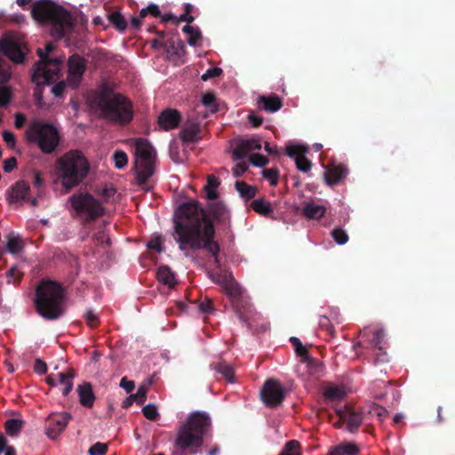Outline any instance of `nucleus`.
<instances>
[{
  "instance_id": "f257e3e1",
  "label": "nucleus",
  "mask_w": 455,
  "mask_h": 455,
  "mask_svg": "<svg viewBox=\"0 0 455 455\" xmlns=\"http://www.w3.org/2000/svg\"><path fill=\"white\" fill-rule=\"evenodd\" d=\"M174 221V239L179 243L180 251H186L188 248H205L214 257L216 267H220V248L218 243L212 241L214 228L204 209L196 202L183 204L177 209Z\"/></svg>"
},
{
  "instance_id": "f03ea898",
  "label": "nucleus",
  "mask_w": 455,
  "mask_h": 455,
  "mask_svg": "<svg viewBox=\"0 0 455 455\" xmlns=\"http://www.w3.org/2000/svg\"><path fill=\"white\" fill-rule=\"evenodd\" d=\"M32 15L37 21L49 23L52 26L51 34L57 39L69 36L73 30L70 14L51 1L41 0L34 4Z\"/></svg>"
},
{
  "instance_id": "7ed1b4c3",
  "label": "nucleus",
  "mask_w": 455,
  "mask_h": 455,
  "mask_svg": "<svg viewBox=\"0 0 455 455\" xmlns=\"http://www.w3.org/2000/svg\"><path fill=\"white\" fill-rule=\"evenodd\" d=\"M90 165L79 150H70L55 162V173L66 189L78 186L89 172Z\"/></svg>"
},
{
  "instance_id": "20e7f679",
  "label": "nucleus",
  "mask_w": 455,
  "mask_h": 455,
  "mask_svg": "<svg viewBox=\"0 0 455 455\" xmlns=\"http://www.w3.org/2000/svg\"><path fill=\"white\" fill-rule=\"evenodd\" d=\"M210 425L207 414L200 411L191 413L178 431L176 445L193 454L198 452Z\"/></svg>"
},
{
  "instance_id": "39448f33",
  "label": "nucleus",
  "mask_w": 455,
  "mask_h": 455,
  "mask_svg": "<svg viewBox=\"0 0 455 455\" xmlns=\"http://www.w3.org/2000/svg\"><path fill=\"white\" fill-rule=\"evenodd\" d=\"M92 104L110 121L127 124L132 119V104L122 94L104 91L95 96Z\"/></svg>"
},
{
  "instance_id": "423d86ee",
  "label": "nucleus",
  "mask_w": 455,
  "mask_h": 455,
  "mask_svg": "<svg viewBox=\"0 0 455 455\" xmlns=\"http://www.w3.org/2000/svg\"><path fill=\"white\" fill-rule=\"evenodd\" d=\"M62 287L52 281L42 282L36 289V306L44 318L54 320L63 314Z\"/></svg>"
},
{
  "instance_id": "0eeeda50",
  "label": "nucleus",
  "mask_w": 455,
  "mask_h": 455,
  "mask_svg": "<svg viewBox=\"0 0 455 455\" xmlns=\"http://www.w3.org/2000/svg\"><path fill=\"white\" fill-rule=\"evenodd\" d=\"M52 49V44H47L44 50H37L40 60L36 63L32 71V81L37 85L53 83L60 76L63 58H50Z\"/></svg>"
},
{
  "instance_id": "6e6552de",
  "label": "nucleus",
  "mask_w": 455,
  "mask_h": 455,
  "mask_svg": "<svg viewBox=\"0 0 455 455\" xmlns=\"http://www.w3.org/2000/svg\"><path fill=\"white\" fill-rule=\"evenodd\" d=\"M26 137L29 142L36 144L44 154L54 152L60 140L56 126L39 120L29 124L26 132Z\"/></svg>"
},
{
  "instance_id": "1a4fd4ad",
  "label": "nucleus",
  "mask_w": 455,
  "mask_h": 455,
  "mask_svg": "<svg viewBox=\"0 0 455 455\" xmlns=\"http://www.w3.org/2000/svg\"><path fill=\"white\" fill-rule=\"evenodd\" d=\"M134 165L137 181L140 185L146 183L155 173L156 152L146 139L134 141Z\"/></svg>"
},
{
  "instance_id": "9d476101",
  "label": "nucleus",
  "mask_w": 455,
  "mask_h": 455,
  "mask_svg": "<svg viewBox=\"0 0 455 455\" xmlns=\"http://www.w3.org/2000/svg\"><path fill=\"white\" fill-rule=\"evenodd\" d=\"M72 214L88 222L101 216L104 208L92 196L87 193L75 194L69 197Z\"/></svg>"
},
{
  "instance_id": "9b49d317",
  "label": "nucleus",
  "mask_w": 455,
  "mask_h": 455,
  "mask_svg": "<svg viewBox=\"0 0 455 455\" xmlns=\"http://www.w3.org/2000/svg\"><path fill=\"white\" fill-rule=\"evenodd\" d=\"M210 278L216 283L220 284L227 292V294L231 298L233 303L235 304L237 315L239 319L246 323L250 328H251V323L245 317L244 313L242 312L240 307V299L243 297V290L241 286L234 280L232 275L230 273H212L210 275Z\"/></svg>"
},
{
  "instance_id": "f8f14e48",
  "label": "nucleus",
  "mask_w": 455,
  "mask_h": 455,
  "mask_svg": "<svg viewBox=\"0 0 455 455\" xmlns=\"http://www.w3.org/2000/svg\"><path fill=\"white\" fill-rule=\"evenodd\" d=\"M260 148L261 143L258 138L238 140L235 142V146L232 150V156L234 160L238 161L243 160L247 156H250V162L254 166L263 167L268 162L267 157L254 153V151H258Z\"/></svg>"
},
{
  "instance_id": "ddd939ff",
  "label": "nucleus",
  "mask_w": 455,
  "mask_h": 455,
  "mask_svg": "<svg viewBox=\"0 0 455 455\" xmlns=\"http://www.w3.org/2000/svg\"><path fill=\"white\" fill-rule=\"evenodd\" d=\"M263 403L270 407L279 405L284 398V390L277 380L268 379L265 382L261 392Z\"/></svg>"
},
{
  "instance_id": "4468645a",
  "label": "nucleus",
  "mask_w": 455,
  "mask_h": 455,
  "mask_svg": "<svg viewBox=\"0 0 455 455\" xmlns=\"http://www.w3.org/2000/svg\"><path fill=\"white\" fill-rule=\"evenodd\" d=\"M307 152L308 148L305 144L289 142L286 145L287 155L295 160L297 169L303 172L310 171L312 166L306 157Z\"/></svg>"
},
{
  "instance_id": "2eb2a0df",
  "label": "nucleus",
  "mask_w": 455,
  "mask_h": 455,
  "mask_svg": "<svg viewBox=\"0 0 455 455\" xmlns=\"http://www.w3.org/2000/svg\"><path fill=\"white\" fill-rule=\"evenodd\" d=\"M26 50V45L14 38L0 39V51L13 62H22Z\"/></svg>"
},
{
  "instance_id": "dca6fc26",
  "label": "nucleus",
  "mask_w": 455,
  "mask_h": 455,
  "mask_svg": "<svg viewBox=\"0 0 455 455\" xmlns=\"http://www.w3.org/2000/svg\"><path fill=\"white\" fill-rule=\"evenodd\" d=\"M84 70V60L78 55L71 56L68 60V84L72 88L77 87L81 83Z\"/></svg>"
},
{
  "instance_id": "f3484780",
  "label": "nucleus",
  "mask_w": 455,
  "mask_h": 455,
  "mask_svg": "<svg viewBox=\"0 0 455 455\" xmlns=\"http://www.w3.org/2000/svg\"><path fill=\"white\" fill-rule=\"evenodd\" d=\"M336 413L339 416V420L333 423L336 427H340L343 421H346L347 430L349 432H354L358 428L362 422L361 414L351 411L347 407L337 408Z\"/></svg>"
},
{
  "instance_id": "a211bd4d",
  "label": "nucleus",
  "mask_w": 455,
  "mask_h": 455,
  "mask_svg": "<svg viewBox=\"0 0 455 455\" xmlns=\"http://www.w3.org/2000/svg\"><path fill=\"white\" fill-rule=\"evenodd\" d=\"M70 415L67 412L52 414L49 417L46 427V435L51 439H55L66 427Z\"/></svg>"
},
{
  "instance_id": "6ab92c4d",
  "label": "nucleus",
  "mask_w": 455,
  "mask_h": 455,
  "mask_svg": "<svg viewBox=\"0 0 455 455\" xmlns=\"http://www.w3.org/2000/svg\"><path fill=\"white\" fill-rule=\"evenodd\" d=\"M10 66L6 60L0 58V107L6 106L11 100L12 92L4 84L10 79Z\"/></svg>"
},
{
  "instance_id": "aec40b11",
  "label": "nucleus",
  "mask_w": 455,
  "mask_h": 455,
  "mask_svg": "<svg viewBox=\"0 0 455 455\" xmlns=\"http://www.w3.org/2000/svg\"><path fill=\"white\" fill-rule=\"evenodd\" d=\"M29 185L23 180L17 181L7 191V201L10 204H22L28 198Z\"/></svg>"
},
{
  "instance_id": "412c9836",
  "label": "nucleus",
  "mask_w": 455,
  "mask_h": 455,
  "mask_svg": "<svg viewBox=\"0 0 455 455\" xmlns=\"http://www.w3.org/2000/svg\"><path fill=\"white\" fill-rule=\"evenodd\" d=\"M347 395V390L343 385L328 383L323 389V395L329 403H338L342 401Z\"/></svg>"
},
{
  "instance_id": "4be33fe9",
  "label": "nucleus",
  "mask_w": 455,
  "mask_h": 455,
  "mask_svg": "<svg viewBox=\"0 0 455 455\" xmlns=\"http://www.w3.org/2000/svg\"><path fill=\"white\" fill-rule=\"evenodd\" d=\"M180 122V113L175 109L167 108L158 116V124L165 131L176 128Z\"/></svg>"
},
{
  "instance_id": "5701e85b",
  "label": "nucleus",
  "mask_w": 455,
  "mask_h": 455,
  "mask_svg": "<svg viewBox=\"0 0 455 455\" xmlns=\"http://www.w3.org/2000/svg\"><path fill=\"white\" fill-rule=\"evenodd\" d=\"M347 173L343 165L332 164L324 172V178L327 184L332 186L338 184Z\"/></svg>"
},
{
  "instance_id": "b1692460",
  "label": "nucleus",
  "mask_w": 455,
  "mask_h": 455,
  "mask_svg": "<svg viewBox=\"0 0 455 455\" xmlns=\"http://www.w3.org/2000/svg\"><path fill=\"white\" fill-rule=\"evenodd\" d=\"M77 393L79 396V402L84 407L91 408L92 407L95 395L92 391V387L89 382H84L83 384L77 387Z\"/></svg>"
},
{
  "instance_id": "393cba45",
  "label": "nucleus",
  "mask_w": 455,
  "mask_h": 455,
  "mask_svg": "<svg viewBox=\"0 0 455 455\" xmlns=\"http://www.w3.org/2000/svg\"><path fill=\"white\" fill-rule=\"evenodd\" d=\"M209 209L212 216L220 222H226L229 219V212L226 205L217 199L212 200L209 204Z\"/></svg>"
},
{
  "instance_id": "a878e982",
  "label": "nucleus",
  "mask_w": 455,
  "mask_h": 455,
  "mask_svg": "<svg viewBox=\"0 0 455 455\" xmlns=\"http://www.w3.org/2000/svg\"><path fill=\"white\" fill-rule=\"evenodd\" d=\"M326 208L324 205L314 201L307 202L303 208V214L310 220H317L324 215Z\"/></svg>"
},
{
  "instance_id": "bb28decb",
  "label": "nucleus",
  "mask_w": 455,
  "mask_h": 455,
  "mask_svg": "<svg viewBox=\"0 0 455 455\" xmlns=\"http://www.w3.org/2000/svg\"><path fill=\"white\" fill-rule=\"evenodd\" d=\"M259 104L261 108L271 113H275L282 108L281 99L275 94H271L268 97L260 96Z\"/></svg>"
},
{
  "instance_id": "cd10ccee",
  "label": "nucleus",
  "mask_w": 455,
  "mask_h": 455,
  "mask_svg": "<svg viewBox=\"0 0 455 455\" xmlns=\"http://www.w3.org/2000/svg\"><path fill=\"white\" fill-rule=\"evenodd\" d=\"M198 132V124L194 121H189L185 124L180 136L184 142H193L196 140Z\"/></svg>"
},
{
  "instance_id": "c85d7f7f",
  "label": "nucleus",
  "mask_w": 455,
  "mask_h": 455,
  "mask_svg": "<svg viewBox=\"0 0 455 455\" xmlns=\"http://www.w3.org/2000/svg\"><path fill=\"white\" fill-rule=\"evenodd\" d=\"M157 279L161 283L169 288H172L176 284L175 275L167 266H162L158 268Z\"/></svg>"
},
{
  "instance_id": "c756f323",
  "label": "nucleus",
  "mask_w": 455,
  "mask_h": 455,
  "mask_svg": "<svg viewBox=\"0 0 455 455\" xmlns=\"http://www.w3.org/2000/svg\"><path fill=\"white\" fill-rule=\"evenodd\" d=\"M23 249L20 237L13 233L7 235L6 250L12 255H18Z\"/></svg>"
},
{
  "instance_id": "7c9ffc66",
  "label": "nucleus",
  "mask_w": 455,
  "mask_h": 455,
  "mask_svg": "<svg viewBox=\"0 0 455 455\" xmlns=\"http://www.w3.org/2000/svg\"><path fill=\"white\" fill-rule=\"evenodd\" d=\"M357 453L358 448L353 443H342L329 451V455H356Z\"/></svg>"
},
{
  "instance_id": "2f4dec72",
  "label": "nucleus",
  "mask_w": 455,
  "mask_h": 455,
  "mask_svg": "<svg viewBox=\"0 0 455 455\" xmlns=\"http://www.w3.org/2000/svg\"><path fill=\"white\" fill-rule=\"evenodd\" d=\"M74 376H75V374L72 371H68V373H64V372L56 373V377H58V380L60 381L59 384H60L64 387V388L62 390V393L64 395H68L69 392L72 390Z\"/></svg>"
},
{
  "instance_id": "473e14b6",
  "label": "nucleus",
  "mask_w": 455,
  "mask_h": 455,
  "mask_svg": "<svg viewBox=\"0 0 455 455\" xmlns=\"http://www.w3.org/2000/svg\"><path fill=\"white\" fill-rule=\"evenodd\" d=\"M235 187L243 199H251L256 195V188L243 181H236Z\"/></svg>"
},
{
  "instance_id": "72a5a7b5",
  "label": "nucleus",
  "mask_w": 455,
  "mask_h": 455,
  "mask_svg": "<svg viewBox=\"0 0 455 455\" xmlns=\"http://www.w3.org/2000/svg\"><path fill=\"white\" fill-rule=\"evenodd\" d=\"M220 185V180L214 175L208 176L207 185L205 186V192L207 198L210 200L217 199L216 189Z\"/></svg>"
},
{
  "instance_id": "f704fd0d",
  "label": "nucleus",
  "mask_w": 455,
  "mask_h": 455,
  "mask_svg": "<svg viewBox=\"0 0 455 455\" xmlns=\"http://www.w3.org/2000/svg\"><path fill=\"white\" fill-rule=\"evenodd\" d=\"M213 368L216 371L222 374L223 377L227 379V381L230 383L234 382V370L229 364L224 362H220L214 364Z\"/></svg>"
},
{
  "instance_id": "c9c22d12",
  "label": "nucleus",
  "mask_w": 455,
  "mask_h": 455,
  "mask_svg": "<svg viewBox=\"0 0 455 455\" xmlns=\"http://www.w3.org/2000/svg\"><path fill=\"white\" fill-rule=\"evenodd\" d=\"M92 237L99 243H101V244H103V243L108 244L109 243V237H108V234L106 233V223L105 222L99 224L95 228V229L92 233Z\"/></svg>"
},
{
  "instance_id": "e433bc0d",
  "label": "nucleus",
  "mask_w": 455,
  "mask_h": 455,
  "mask_svg": "<svg viewBox=\"0 0 455 455\" xmlns=\"http://www.w3.org/2000/svg\"><path fill=\"white\" fill-rule=\"evenodd\" d=\"M23 426V421L19 419H10L5 421V431L9 435H17Z\"/></svg>"
},
{
  "instance_id": "4c0bfd02",
  "label": "nucleus",
  "mask_w": 455,
  "mask_h": 455,
  "mask_svg": "<svg viewBox=\"0 0 455 455\" xmlns=\"http://www.w3.org/2000/svg\"><path fill=\"white\" fill-rule=\"evenodd\" d=\"M251 207L258 213L267 215L272 212V208L269 204L262 199L253 200L251 204Z\"/></svg>"
},
{
  "instance_id": "58836bf2",
  "label": "nucleus",
  "mask_w": 455,
  "mask_h": 455,
  "mask_svg": "<svg viewBox=\"0 0 455 455\" xmlns=\"http://www.w3.org/2000/svg\"><path fill=\"white\" fill-rule=\"evenodd\" d=\"M279 455H301L299 443L295 440L289 441Z\"/></svg>"
},
{
  "instance_id": "ea45409f",
  "label": "nucleus",
  "mask_w": 455,
  "mask_h": 455,
  "mask_svg": "<svg viewBox=\"0 0 455 455\" xmlns=\"http://www.w3.org/2000/svg\"><path fill=\"white\" fill-rule=\"evenodd\" d=\"M331 236L339 245H343L348 241V235L347 232L339 228H335L331 231Z\"/></svg>"
},
{
  "instance_id": "a19ab883",
  "label": "nucleus",
  "mask_w": 455,
  "mask_h": 455,
  "mask_svg": "<svg viewBox=\"0 0 455 455\" xmlns=\"http://www.w3.org/2000/svg\"><path fill=\"white\" fill-rule=\"evenodd\" d=\"M115 166L117 169L124 168L128 163V156L126 153L122 150L116 151L113 156Z\"/></svg>"
},
{
  "instance_id": "79ce46f5",
  "label": "nucleus",
  "mask_w": 455,
  "mask_h": 455,
  "mask_svg": "<svg viewBox=\"0 0 455 455\" xmlns=\"http://www.w3.org/2000/svg\"><path fill=\"white\" fill-rule=\"evenodd\" d=\"M295 351L298 355L302 357V360L304 362H307L308 364H314L315 369L321 370L322 364L318 362H314L308 358L307 352L306 347L301 344V346L295 348Z\"/></svg>"
},
{
  "instance_id": "37998d69",
  "label": "nucleus",
  "mask_w": 455,
  "mask_h": 455,
  "mask_svg": "<svg viewBox=\"0 0 455 455\" xmlns=\"http://www.w3.org/2000/svg\"><path fill=\"white\" fill-rule=\"evenodd\" d=\"M295 351L298 355L302 357V360L304 362H307L308 364H314L315 369L321 370L322 364L318 362H314L308 358L307 352L306 347L301 344V346L295 348Z\"/></svg>"
},
{
  "instance_id": "c03bdc74",
  "label": "nucleus",
  "mask_w": 455,
  "mask_h": 455,
  "mask_svg": "<svg viewBox=\"0 0 455 455\" xmlns=\"http://www.w3.org/2000/svg\"><path fill=\"white\" fill-rule=\"evenodd\" d=\"M202 103L209 108L211 113H214L217 111L218 108L215 102V97L211 93H206L203 95Z\"/></svg>"
},
{
  "instance_id": "a18cd8bd",
  "label": "nucleus",
  "mask_w": 455,
  "mask_h": 455,
  "mask_svg": "<svg viewBox=\"0 0 455 455\" xmlns=\"http://www.w3.org/2000/svg\"><path fill=\"white\" fill-rule=\"evenodd\" d=\"M147 390L145 386H140L135 394L128 397V400H135L140 404L143 403L147 399Z\"/></svg>"
},
{
  "instance_id": "49530a36",
  "label": "nucleus",
  "mask_w": 455,
  "mask_h": 455,
  "mask_svg": "<svg viewBox=\"0 0 455 455\" xmlns=\"http://www.w3.org/2000/svg\"><path fill=\"white\" fill-rule=\"evenodd\" d=\"M369 413L372 416H376L380 421L384 420L388 416V411L385 408L376 404L371 407Z\"/></svg>"
},
{
  "instance_id": "de8ad7c7",
  "label": "nucleus",
  "mask_w": 455,
  "mask_h": 455,
  "mask_svg": "<svg viewBox=\"0 0 455 455\" xmlns=\"http://www.w3.org/2000/svg\"><path fill=\"white\" fill-rule=\"evenodd\" d=\"M142 412L144 416L148 419H156L158 417L157 408L153 403H148L143 407Z\"/></svg>"
},
{
  "instance_id": "09e8293b",
  "label": "nucleus",
  "mask_w": 455,
  "mask_h": 455,
  "mask_svg": "<svg viewBox=\"0 0 455 455\" xmlns=\"http://www.w3.org/2000/svg\"><path fill=\"white\" fill-rule=\"evenodd\" d=\"M111 22L119 29L124 30L126 28V21L124 18L118 12H114L110 15Z\"/></svg>"
},
{
  "instance_id": "8fccbe9b",
  "label": "nucleus",
  "mask_w": 455,
  "mask_h": 455,
  "mask_svg": "<svg viewBox=\"0 0 455 455\" xmlns=\"http://www.w3.org/2000/svg\"><path fill=\"white\" fill-rule=\"evenodd\" d=\"M108 451V445L102 443H96L89 449V455H104Z\"/></svg>"
},
{
  "instance_id": "3c124183",
  "label": "nucleus",
  "mask_w": 455,
  "mask_h": 455,
  "mask_svg": "<svg viewBox=\"0 0 455 455\" xmlns=\"http://www.w3.org/2000/svg\"><path fill=\"white\" fill-rule=\"evenodd\" d=\"M148 247L156 251L157 252H162L164 250L163 245V239L160 236L152 237L148 243Z\"/></svg>"
},
{
  "instance_id": "603ef678",
  "label": "nucleus",
  "mask_w": 455,
  "mask_h": 455,
  "mask_svg": "<svg viewBox=\"0 0 455 455\" xmlns=\"http://www.w3.org/2000/svg\"><path fill=\"white\" fill-rule=\"evenodd\" d=\"M84 318L90 327L95 326L99 320L98 314L93 309H87L84 313Z\"/></svg>"
},
{
  "instance_id": "864d4df0",
  "label": "nucleus",
  "mask_w": 455,
  "mask_h": 455,
  "mask_svg": "<svg viewBox=\"0 0 455 455\" xmlns=\"http://www.w3.org/2000/svg\"><path fill=\"white\" fill-rule=\"evenodd\" d=\"M385 338V331L383 329H379L374 332V338L372 339L373 345L379 350L383 349L382 341Z\"/></svg>"
},
{
  "instance_id": "5fc2aeb1",
  "label": "nucleus",
  "mask_w": 455,
  "mask_h": 455,
  "mask_svg": "<svg viewBox=\"0 0 455 455\" xmlns=\"http://www.w3.org/2000/svg\"><path fill=\"white\" fill-rule=\"evenodd\" d=\"M221 73L222 69L220 68H212L207 69L206 72L202 75L201 78L203 81H207L210 78L220 76Z\"/></svg>"
},
{
  "instance_id": "6e6d98bb",
  "label": "nucleus",
  "mask_w": 455,
  "mask_h": 455,
  "mask_svg": "<svg viewBox=\"0 0 455 455\" xmlns=\"http://www.w3.org/2000/svg\"><path fill=\"white\" fill-rule=\"evenodd\" d=\"M248 169V164L244 161L238 162L233 169V174L235 177L243 175Z\"/></svg>"
},
{
  "instance_id": "4d7b16f0",
  "label": "nucleus",
  "mask_w": 455,
  "mask_h": 455,
  "mask_svg": "<svg viewBox=\"0 0 455 455\" xmlns=\"http://www.w3.org/2000/svg\"><path fill=\"white\" fill-rule=\"evenodd\" d=\"M68 82L60 81L52 88V92L55 97H60L65 91Z\"/></svg>"
},
{
  "instance_id": "13d9d810",
  "label": "nucleus",
  "mask_w": 455,
  "mask_h": 455,
  "mask_svg": "<svg viewBox=\"0 0 455 455\" xmlns=\"http://www.w3.org/2000/svg\"><path fill=\"white\" fill-rule=\"evenodd\" d=\"M120 387L124 388L126 393H131L134 389V382L128 380L125 377L121 379Z\"/></svg>"
},
{
  "instance_id": "bf43d9fd",
  "label": "nucleus",
  "mask_w": 455,
  "mask_h": 455,
  "mask_svg": "<svg viewBox=\"0 0 455 455\" xmlns=\"http://www.w3.org/2000/svg\"><path fill=\"white\" fill-rule=\"evenodd\" d=\"M3 139L8 146H10V147L15 146V137L12 132L4 131L3 132Z\"/></svg>"
},
{
  "instance_id": "052dcab7",
  "label": "nucleus",
  "mask_w": 455,
  "mask_h": 455,
  "mask_svg": "<svg viewBox=\"0 0 455 455\" xmlns=\"http://www.w3.org/2000/svg\"><path fill=\"white\" fill-rule=\"evenodd\" d=\"M17 165L16 159L10 157L4 162V170L6 172H11Z\"/></svg>"
},
{
  "instance_id": "680f3d73",
  "label": "nucleus",
  "mask_w": 455,
  "mask_h": 455,
  "mask_svg": "<svg viewBox=\"0 0 455 455\" xmlns=\"http://www.w3.org/2000/svg\"><path fill=\"white\" fill-rule=\"evenodd\" d=\"M34 368L38 374H44L47 371L46 363L41 359L36 360Z\"/></svg>"
},
{
  "instance_id": "e2e57ef3",
  "label": "nucleus",
  "mask_w": 455,
  "mask_h": 455,
  "mask_svg": "<svg viewBox=\"0 0 455 455\" xmlns=\"http://www.w3.org/2000/svg\"><path fill=\"white\" fill-rule=\"evenodd\" d=\"M183 32L188 35H192L193 33H196V36H201V32L197 28H195L193 26H190L189 24H187L182 28Z\"/></svg>"
},
{
  "instance_id": "0e129e2a",
  "label": "nucleus",
  "mask_w": 455,
  "mask_h": 455,
  "mask_svg": "<svg viewBox=\"0 0 455 455\" xmlns=\"http://www.w3.org/2000/svg\"><path fill=\"white\" fill-rule=\"evenodd\" d=\"M26 121V117L24 115L20 113H17L15 115V126L17 128H21Z\"/></svg>"
},
{
  "instance_id": "69168bd1",
  "label": "nucleus",
  "mask_w": 455,
  "mask_h": 455,
  "mask_svg": "<svg viewBox=\"0 0 455 455\" xmlns=\"http://www.w3.org/2000/svg\"><path fill=\"white\" fill-rule=\"evenodd\" d=\"M248 119L250 120V122L251 123V124L254 127H257V126L260 125L261 123H262V118L258 117V116H254L252 114L248 116Z\"/></svg>"
},
{
  "instance_id": "338daca9",
  "label": "nucleus",
  "mask_w": 455,
  "mask_h": 455,
  "mask_svg": "<svg viewBox=\"0 0 455 455\" xmlns=\"http://www.w3.org/2000/svg\"><path fill=\"white\" fill-rule=\"evenodd\" d=\"M199 310L202 313H209L212 310L211 301H204L199 305Z\"/></svg>"
},
{
  "instance_id": "774afa93",
  "label": "nucleus",
  "mask_w": 455,
  "mask_h": 455,
  "mask_svg": "<svg viewBox=\"0 0 455 455\" xmlns=\"http://www.w3.org/2000/svg\"><path fill=\"white\" fill-rule=\"evenodd\" d=\"M149 9V13L154 16L157 17L160 14L159 7L156 4H151L148 6Z\"/></svg>"
}]
</instances>
